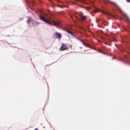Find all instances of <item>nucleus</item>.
Returning a JSON list of instances; mask_svg holds the SVG:
<instances>
[{
    "label": "nucleus",
    "mask_w": 130,
    "mask_h": 130,
    "mask_svg": "<svg viewBox=\"0 0 130 130\" xmlns=\"http://www.w3.org/2000/svg\"><path fill=\"white\" fill-rule=\"evenodd\" d=\"M39 17L41 20L47 24L54 25L57 27L60 24L58 22L57 23H56L55 21L51 20L50 18V20L51 21L53 22V24H52L49 20H47L45 17L43 16L42 15H41L39 16Z\"/></svg>",
    "instance_id": "f257e3e1"
},
{
    "label": "nucleus",
    "mask_w": 130,
    "mask_h": 130,
    "mask_svg": "<svg viewBox=\"0 0 130 130\" xmlns=\"http://www.w3.org/2000/svg\"><path fill=\"white\" fill-rule=\"evenodd\" d=\"M94 13H96L97 12H99V11H101V12L103 14H104V15H106V14H107V15H110V16H112V18H114L116 19H117V18H116V17L115 16V15H112L110 14V13H108V12H105L103 10H100V9H98V8H97V9H96L94 10ZM119 19V20H123V19L122 18H119V19Z\"/></svg>",
    "instance_id": "f03ea898"
},
{
    "label": "nucleus",
    "mask_w": 130,
    "mask_h": 130,
    "mask_svg": "<svg viewBox=\"0 0 130 130\" xmlns=\"http://www.w3.org/2000/svg\"><path fill=\"white\" fill-rule=\"evenodd\" d=\"M68 47L67 45L63 43L61 44V46L59 48V50L61 51H63L65 50L68 49Z\"/></svg>",
    "instance_id": "7ed1b4c3"
},
{
    "label": "nucleus",
    "mask_w": 130,
    "mask_h": 130,
    "mask_svg": "<svg viewBox=\"0 0 130 130\" xmlns=\"http://www.w3.org/2000/svg\"><path fill=\"white\" fill-rule=\"evenodd\" d=\"M54 35L56 36V38H58L59 39H60L62 37L61 34L58 32L55 33Z\"/></svg>",
    "instance_id": "20e7f679"
},
{
    "label": "nucleus",
    "mask_w": 130,
    "mask_h": 130,
    "mask_svg": "<svg viewBox=\"0 0 130 130\" xmlns=\"http://www.w3.org/2000/svg\"><path fill=\"white\" fill-rule=\"evenodd\" d=\"M106 1L112 4H113L115 5L116 6H117V7H118V6L115 3H114L113 2H112V1H111L109 0H107Z\"/></svg>",
    "instance_id": "39448f33"
},
{
    "label": "nucleus",
    "mask_w": 130,
    "mask_h": 130,
    "mask_svg": "<svg viewBox=\"0 0 130 130\" xmlns=\"http://www.w3.org/2000/svg\"><path fill=\"white\" fill-rule=\"evenodd\" d=\"M66 31L68 33L70 34L72 36H73V34L68 29H66Z\"/></svg>",
    "instance_id": "423d86ee"
},
{
    "label": "nucleus",
    "mask_w": 130,
    "mask_h": 130,
    "mask_svg": "<svg viewBox=\"0 0 130 130\" xmlns=\"http://www.w3.org/2000/svg\"><path fill=\"white\" fill-rule=\"evenodd\" d=\"M107 41L108 43H110L111 42H115L116 41V40L115 39H113L112 40H111L109 39H107Z\"/></svg>",
    "instance_id": "0eeeda50"
},
{
    "label": "nucleus",
    "mask_w": 130,
    "mask_h": 130,
    "mask_svg": "<svg viewBox=\"0 0 130 130\" xmlns=\"http://www.w3.org/2000/svg\"><path fill=\"white\" fill-rule=\"evenodd\" d=\"M124 17H125L127 19V21L128 22H130V20L129 19V18H128V17L127 15L125 14L124 15Z\"/></svg>",
    "instance_id": "6e6552de"
},
{
    "label": "nucleus",
    "mask_w": 130,
    "mask_h": 130,
    "mask_svg": "<svg viewBox=\"0 0 130 130\" xmlns=\"http://www.w3.org/2000/svg\"><path fill=\"white\" fill-rule=\"evenodd\" d=\"M81 19L82 20H86V18L85 16H81Z\"/></svg>",
    "instance_id": "1a4fd4ad"
},
{
    "label": "nucleus",
    "mask_w": 130,
    "mask_h": 130,
    "mask_svg": "<svg viewBox=\"0 0 130 130\" xmlns=\"http://www.w3.org/2000/svg\"><path fill=\"white\" fill-rule=\"evenodd\" d=\"M31 20V18H29L27 21V22L28 24H29V23H30V21Z\"/></svg>",
    "instance_id": "9d476101"
},
{
    "label": "nucleus",
    "mask_w": 130,
    "mask_h": 130,
    "mask_svg": "<svg viewBox=\"0 0 130 130\" xmlns=\"http://www.w3.org/2000/svg\"><path fill=\"white\" fill-rule=\"evenodd\" d=\"M128 59V58L127 57L125 56L124 57V61H126Z\"/></svg>",
    "instance_id": "9b49d317"
},
{
    "label": "nucleus",
    "mask_w": 130,
    "mask_h": 130,
    "mask_svg": "<svg viewBox=\"0 0 130 130\" xmlns=\"http://www.w3.org/2000/svg\"><path fill=\"white\" fill-rule=\"evenodd\" d=\"M81 42L84 45H86V43H84V41L83 40H80Z\"/></svg>",
    "instance_id": "f8f14e48"
},
{
    "label": "nucleus",
    "mask_w": 130,
    "mask_h": 130,
    "mask_svg": "<svg viewBox=\"0 0 130 130\" xmlns=\"http://www.w3.org/2000/svg\"><path fill=\"white\" fill-rule=\"evenodd\" d=\"M39 23H40L39 22H35V25H38L39 24Z\"/></svg>",
    "instance_id": "ddd939ff"
},
{
    "label": "nucleus",
    "mask_w": 130,
    "mask_h": 130,
    "mask_svg": "<svg viewBox=\"0 0 130 130\" xmlns=\"http://www.w3.org/2000/svg\"><path fill=\"white\" fill-rule=\"evenodd\" d=\"M99 21V20H98L97 18L96 19V22H98Z\"/></svg>",
    "instance_id": "4468645a"
},
{
    "label": "nucleus",
    "mask_w": 130,
    "mask_h": 130,
    "mask_svg": "<svg viewBox=\"0 0 130 130\" xmlns=\"http://www.w3.org/2000/svg\"><path fill=\"white\" fill-rule=\"evenodd\" d=\"M104 43L106 45H108V44H107V43L106 42H104Z\"/></svg>",
    "instance_id": "2eb2a0df"
},
{
    "label": "nucleus",
    "mask_w": 130,
    "mask_h": 130,
    "mask_svg": "<svg viewBox=\"0 0 130 130\" xmlns=\"http://www.w3.org/2000/svg\"><path fill=\"white\" fill-rule=\"evenodd\" d=\"M120 60H121V61H122V62H123L124 61V60H123L122 59H119Z\"/></svg>",
    "instance_id": "dca6fc26"
},
{
    "label": "nucleus",
    "mask_w": 130,
    "mask_h": 130,
    "mask_svg": "<svg viewBox=\"0 0 130 130\" xmlns=\"http://www.w3.org/2000/svg\"><path fill=\"white\" fill-rule=\"evenodd\" d=\"M84 8H85L86 10H88L89 9V8L88 7L87 8L86 7H85Z\"/></svg>",
    "instance_id": "f3484780"
},
{
    "label": "nucleus",
    "mask_w": 130,
    "mask_h": 130,
    "mask_svg": "<svg viewBox=\"0 0 130 130\" xmlns=\"http://www.w3.org/2000/svg\"><path fill=\"white\" fill-rule=\"evenodd\" d=\"M129 3H130V0H126Z\"/></svg>",
    "instance_id": "a211bd4d"
},
{
    "label": "nucleus",
    "mask_w": 130,
    "mask_h": 130,
    "mask_svg": "<svg viewBox=\"0 0 130 130\" xmlns=\"http://www.w3.org/2000/svg\"><path fill=\"white\" fill-rule=\"evenodd\" d=\"M116 58H117L116 57H114L113 58V59H116Z\"/></svg>",
    "instance_id": "6ab92c4d"
},
{
    "label": "nucleus",
    "mask_w": 130,
    "mask_h": 130,
    "mask_svg": "<svg viewBox=\"0 0 130 130\" xmlns=\"http://www.w3.org/2000/svg\"><path fill=\"white\" fill-rule=\"evenodd\" d=\"M35 130H38V129L37 128H36L35 129Z\"/></svg>",
    "instance_id": "aec40b11"
},
{
    "label": "nucleus",
    "mask_w": 130,
    "mask_h": 130,
    "mask_svg": "<svg viewBox=\"0 0 130 130\" xmlns=\"http://www.w3.org/2000/svg\"><path fill=\"white\" fill-rule=\"evenodd\" d=\"M66 7V6H64V7ZM61 7V8H63V6H61V7Z\"/></svg>",
    "instance_id": "412c9836"
},
{
    "label": "nucleus",
    "mask_w": 130,
    "mask_h": 130,
    "mask_svg": "<svg viewBox=\"0 0 130 130\" xmlns=\"http://www.w3.org/2000/svg\"><path fill=\"white\" fill-rule=\"evenodd\" d=\"M100 52H101V53H103V52L101 51H100Z\"/></svg>",
    "instance_id": "4be33fe9"
},
{
    "label": "nucleus",
    "mask_w": 130,
    "mask_h": 130,
    "mask_svg": "<svg viewBox=\"0 0 130 130\" xmlns=\"http://www.w3.org/2000/svg\"><path fill=\"white\" fill-rule=\"evenodd\" d=\"M76 19H78V18H77V17H76Z\"/></svg>",
    "instance_id": "5701e85b"
},
{
    "label": "nucleus",
    "mask_w": 130,
    "mask_h": 130,
    "mask_svg": "<svg viewBox=\"0 0 130 130\" xmlns=\"http://www.w3.org/2000/svg\"><path fill=\"white\" fill-rule=\"evenodd\" d=\"M101 37V38H102V39H103V38H102V37Z\"/></svg>",
    "instance_id": "b1692460"
},
{
    "label": "nucleus",
    "mask_w": 130,
    "mask_h": 130,
    "mask_svg": "<svg viewBox=\"0 0 130 130\" xmlns=\"http://www.w3.org/2000/svg\"><path fill=\"white\" fill-rule=\"evenodd\" d=\"M48 0L49 1H51V0Z\"/></svg>",
    "instance_id": "393cba45"
},
{
    "label": "nucleus",
    "mask_w": 130,
    "mask_h": 130,
    "mask_svg": "<svg viewBox=\"0 0 130 130\" xmlns=\"http://www.w3.org/2000/svg\"><path fill=\"white\" fill-rule=\"evenodd\" d=\"M72 46V45L71 46V47Z\"/></svg>",
    "instance_id": "a878e982"
},
{
    "label": "nucleus",
    "mask_w": 130,
    "mask_h": 130,
    "mask_svg": "<svg viewBox=\"0 0 130 130\" xmlns=\"http://www.w3.org/2000/svg\"><path fill=\"white\" fill-rule=\"evenodd\" d=\"M80 48H82V47H80Z\"/></svg>",
    "instance_id": "bb28decb"
},
{
    "label": "nucleus",
    "mask_w": 130,
    "mask_h": 130,
    "mask_svg": "<svg viewBox=\"0 0 130 130\" xmlns=\"http://www.w3.org/2000/svg\"><path fill=\"white\" fill-rule=\"evenodd\" d=\"M82 7H83L82 6H81Z\"/></svg>",
    "instance_id": "cd10ccee"
}]
</instances>
